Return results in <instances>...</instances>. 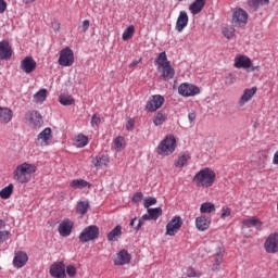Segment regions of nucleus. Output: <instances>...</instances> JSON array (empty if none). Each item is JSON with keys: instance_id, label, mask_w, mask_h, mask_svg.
<instances>
[{"instance_id": "obj_42", "label": "nucleus", "mask_w": 278, "mask_h": 278, "mask_svg": "<svg viewBox=\"0 0 278 278\" xmlns=\"http://www.w3.org/2000/svg\"><path fill=\"white\" fill-rule=\"evenodd\" d=\"M148 214H150L152 220H157L162 216V207L148 208Z\"/></svg>"}, {"instance_id": "obj_59", "label": "nucleus", "mask_w": 278, "mask_h": 278, "mask_svg": "<svg viewBox=\"0 0 278 278\" xmlns=\"http://www.w3.org/2000/svg\"><path fill=\"white\" fill-rule=\"evenodd\" d=\"M141 62H142V59L134 60V61L129 64V68H134V66H138V64H140Z\"/></svg>"}, {"instance_id": "obj_57", "label": "nucleus", "mask_w": 278, "mask_h": 278, "mask_svg": "<svg viewBox=\"0 0 278 278\" xmlns=\"http://www.w3.org/2000/svg\"><path fill=\"white\" fill-rule=\"evenodd\" d=\"M60 22L58 21H53L52 22V29H54V31H60Z\"/></svg>"}, {"instance_id": "obj_39", "label": "nucleus", "mask_w": 278, "mask_h": 278, "mask_svg": "<svg viewBox=\"0 0 278 278\" xmlns=\"http://www.w3.org/2000/svg\"><path fill=\"white\" fill-rule=\"evenodd\" d=\"M113 144H114L115 151L121 152L122 150L125 149V137L123 136L116 137L113 141Z\"/></svg>"}, {"instance_id": "obj_2", "label": "nucleus", "mask_w": 278, "mask_h": 278, "mask_svg": "<svg viewBox=\"0 0 278 278\" xmlns=\"http://www.w3.org/2000/svg\"><path fill=\"white\" fill-rule=\"evenodd\" d=\"M197 188H212L216 184V172L210 167L200 169L192 178Z\"/></svg>"}, {"instance_id": "obj_63", "label": "nucleus", "mask_w": 278, "mask_h": 278, "mask_svg": "<svg viewBox=\"0 0 278 278\" xmlns=\"http://www.w3.org/2000/svg\"><path fill=\"white\" fill-rule=\"evenodd\" d=\"M3 227H5V222H3V219L0 218V229H3Z\"/></svg>"}, {"instance_id": "obj_3", "label": "nucleus", "mask_w": 278, "mask_h": 278, "mask_svg": "<svg viewBox=\"0 0 278 278\" xmlns=\"http://www.w3.org/2000/svg\"><path fill=\"white\" fill-rule=\"evenodd\" d=\"M175 149H177V139H175L174 135H167L165 139L161 141L157 147L159 155H173L175 153Z\"/></svg>"}, {"instance_id": "obj_51", "label": "nucleus", "mask_w": 278, "mask_h": 278, "mask_svg": "<svg viewBox=\"0 0 278 278\" xmlns=\"http://www.w3.org/2000/svg\"><path fill=\"white\" fill-rule=\"evenodd\" d=\"M142 199H144V194H142V192H137L132 197L134 203H140V201H142Z\"/></svg>"}, {"instance_id": "obj_40", "label": "nucleus", "mask_w": 278, "mask_h": 278, "mask_svg": "<svg viewBox=\"0 0 278 278\" xmlns=\"http://www.w3.org/2000/svg\"><path fill=\"white\" fill-rule=\"evenodd\" d=\"M270 3V0H249L248 4L250 8H253L254 10H258L260 5H268Z\"/></svg>"}, {"instance_id": "obj_41", "label": "nucleus", "mask_w": 278, "mask_h": 278, "mask_svg": "<svg viewBox=\"0 0 278 278\" xmlns=\"http://www.w3.org/2000/svg\"><path fill=\"white\" fill-rule=\"evenodd\" d=\"M153 123H154L155 127H160V125H164V123H166V114L159 112L154 116Z\"/></svg>"}, {"instance_id": "obj_6", "label": "nucleus", "mask_w": 278, "mask_h": 278, "mask_svg": "<svg viewBox=\"0 0 278 278\" xmlns=\"http://www.w3.org/2000/svg\"><path fill=\"white\" fill-rule=\"evenodd\" d=\"M75 64V53L68 47L60 51L59 65L60 66H73Z\"/></svg>"}, {"instance_id": "obj_18", "label": "nucleus", "mask_w": 278, "mask_h": 278, "mask_svg": "<svg viewBox=\"0 0 278 278\" xmlns=\"http://www.w3.org/2000/svg\"><path fill=\"white\" fill-rule=\"evenodd\" d=\"M59 233L63 238H68V236L73 233V223L71 222V219H64L63 222L60 223Z\"/></svg>"}, {"instance_id": "obj_64", "label": "nucleus", "mask_w": 278, "mask_h": 278, "mask_svg": "<svg viewBox=\"0 0 278 278\" xmlns=\"http://www.w3.org/2000/svg\"><path fill=\"white\" fill-rule=\"evenodd\" d=\"M251 71L254 72V71H257L260 68V65L257 66H250Z\"/></svg>"}, {"instance_id": "obj_25", "label": "nucleus", "mask_w": 278, "mask_h": 278, "mask_svg": "<svg viewBox=\"0 0 278 278\" xmlns=\"http://www.w3.org/2000/svg\"><path fill=\"white\" fill-rule=\"evenodd\" d=\"M92 185L88 180L74 179L70 182V188L72 190H84V188H91Z\"/></svg>"}, {"instance_id": "obj_35", "label": "nucleus", "mask_w": 278, "mask_h": 278, "mask_svg": "<svg viewBox=\"0 0 278 278\" xmlns=\"http://www.w3.org/2000/svg\"><path fill=\"white\" fill-rule=\"evenodd\" d=\"M47 94L48 91L47 89H40L37 93L34 94V101L35 103H45V101H47Z\"/></svg>"}, {"instance_id": "obj_5", "label": "nucleus", "mask_w": 278, "mask_h": 278, "mask_svg": "<svg viewBox=\"0 0 278 278\" xmlns=\"http://www.w3.org/2000/svg\"><path fill=\"white\" fill-rule=\"evenodd\" d=\"M181 227H184V219H181V216H174L166 225L165 236H177Z\"/></svg>"}, {"instance_id": "obj_9", "label": "nucleus", "mask_w": 278, "mask_h": 278, "mask_svg": "<svg viewBox=\"0 0 278 278\" xmlns=\"http://www.w3.org/2000/svg\"><path fill=\"white\" fill-rule=\"evenodd\" d=\"M266 253L275 254L278 253V232L270 233L264 243Z\"/></svg>"}, {"instance_id": "obj_43", "label": "nucleus", "mask_w": 278, "mask_h": 278, "mask_svg": "<svg viewBox=\"0 0 278 278\" xmlns=\"http://www.w3.org/2000/svg\"><path fill=\"white\" fill-rule=\"evenodd\" d=\"M267 162H268V155L262 154V156H260V160L256 164L257 170H264V168H266Z\"/></svg>"}, {"instance_id": "obj_22", "label": "nucleus", "mask_w": 278, "mask_h": 278, "mask_svg": "<svg viewBox=\"0 0 278 278\" xmlns=\"http://www.w3.org/2000/svg\"><path fill=\"white\" fill-rule=\"evenodd\" d=\"M188 13L186 11H180L176 21V30L179 33L184 31V29L188 27Z\"/></svg>"}, {"instance_id": "obj_10", "label": "nucleus", "mask_w": 278, "mask_h": 278, "mask_svg": "<svg viewBox=\"0 0 278 278\" xmlns=\"http://www.w3.org/2000/svg\"><path fill=\"white\" fill-rule=\"evenodd\" d=\"M165 101L166 100L161 94L152 96L146 104V110L148 112H157V110L164 105Z\"/></svg>"}, {"instance_id": "obj_29", "label": "nucleus", "mask_w": 278, "mask_h": 278, "mask_svg": "<svg viewBox=\"0 0 278 278\" xmlns=\"http://www.w3.org/2000/svg\"><path fill=\"white\" fill-rule=\"evenodd\" d=\"M88 210H90V202L88 201H79L76 205V214L79 216H86Z\"/></svg>"}, {"instance_id": "obj_32", "label": "nucleus", "mask_w": 278, "mask_h": 278, "mask_svg": "<svg viewBox=\"0 0 278 278\" xmlns=\"http://www.w3.org/2000/svg\"><path fill=\"white\" fill-rule=\"evenodd\" d=\"M88 142V136L79 134L78 136H76L74 144L77 149H84V147H87Z\"/></svg>"}, {"instance_id": "obj_8", "label": "nucleus", "mask_w": 278, "mask_h": 278, "mask_svg": "<svg viewBox=\"0 0 278 278\" xmlns=\"http://www.w3.org/2000/svg\"><path fill=\"white\" fill-rule=\"evenodd\" d=\"M249 23V13L243 9H235L232 13V25L235 27H244Z\"/></svg>"}, {"instance_id": "obj_45", "label": "nucleus", "mask_w": 278, "mask_h": 278, "mask_svg": "<svg viewBox=\"0 0 278 278\" xmlns=\"http://www.w3.org/2000/svg\"><path fill=\"white\" fill-rule=\"evenodd\" d=\"M157 203V199L153 198V197H148L144 199L143 202V206L149 210V207H151V205H155Z\"/></svg>"}, {"instance_id": "obj_36", "label": "nucleus", "mask_w": 278, "mask_h": 278, "mask_svg": "<svg viewBox=\"0 0 278 278\" xmlns=\"http://www.w3.org/2000/svg\"><path fill=\"white\" fill-rule=\"evenodd\" d=\"M134 34H136V26L130 25L124 30L122 38L127 42V40H131L134 38Z\"/></svg>"}, {"instance_id": "obj_12", "label": "nucleus", "mask_w": 278, "mask_h": 278, "mask_svg": "<svg viewBox=\"0 0 278 278\" xmlns=\"http://www.w3.org/2000/svg\"><path fill=\"white\" fill-rule=\"evenodd\" d=\"M50 275L54 278H64L66 277V266L63 262L54 263L50 266Z\"/></svg>"}, {"instance_id": "obj_1", "label": "nucleus", "mask_w": 278, "mask_h": 278, "mask_svg": "<svg viewBox=\"0 0 278 278\" xmlns=\"http://www.w3.org/2000/svg\"><path fill=\"white\" fill-rule=\"evenodd\" d=\"M37 170L38 167L36 164L24 162L17 165L13 170V179L16 184H29V181L34 179V175H36Z\"/></svg>"}, {"instance_id": "obj_34", "label": "nucleus", "mask_w": 278, "mask_h": 278, "mask_svg": "<svg viewBox=\"0 0 278 278\" xmlns=\"http://www.w3.org/2000/svg\"><path fill=\"white\" fill-rule=\"evenodd\" d=\"M201 214H212V212H216V205L212 202H204L200 206Z\"/></svg>"}, {"instance_id": "obj_7", "label": "nucleus", "mask_w": 278, "mask_h": 278, "mask_svg": "<svg viewBox=\"0 0 278 278\" xmlns=\"http://www.w3.org/2000/svg\"><path fill=\"white\" fill-rule=\"evenodd\" d=\"M178 93L180 97H197V94H201V88L197 85L182 83L178 87Z\"/></svg>"}, {"instance_id": "obj_17", "label": "nucleus", "mask_w": 278, "mask_h": 278, "mask_svg": "<svg viewBox=\"0 0 278 278\" xmlns=\"http://www.w3.org/2000/svg\"><path fill=\"white\" fill-rule=\"evenodd\" d=\"M51 128H45L37 137V144L40 147H49V141L53 138Z\"/></svg>"}, {"instance_id": "obj_28", "label": "nucleus", "mask_w": 278, "mask_h": 278, "mask_svg": "<svg viewBox=\"0 0 278 278\" xmlns=\"http://www.w3.org/2000/svg\"><path fill=\"white\" fill-rule=\"evenodd\" d=\"M161 73L165 81H169V79L175 77V68H173L170 63H167L164 67H161Z\"/></svg>"}, {"instance_id": "obj_30", "label": "nucleus", "mask_w": 278, "mask_h": 278, "mask_svg": "<svg viewBox=\"0 0 278 278\" xmlns=\"http://www.w3.org/2000/svg\"><path fill=\"white\" fill-rule=\"evenodd\" d=\"M167 64H170V61H168L166 52H161L155 60V66H157V70L161 71V68H164V66Z\"/></svg>"}, {"instance_id": "obj_55", "label": "nucleus", "mask_w": 278, "mask_h": 278, "mask_svg": "<svg viewBox=\"0 0 278 278\" xmlns=\"http://www.w3.org/2000/svg\"><path fill=\"white\" fill-rule=\"evenodd\" d=\"M89 27H90V21L85 20L83 22V31H88Z\"/></svg>"}, {"instance_id": "obj_44", "label": "nucleus", "mask_w": 278, "mask_h": 278, "mask_svg": "<svg viewBox=\"0 0 278 278\" xmlns=\"http://www.w3.org/2000/svg\"><path fill=\"white\" fill-rule=\"evenodd\" d=\"M223 34H224L225 38H227L228 40H231V38H233V36H236V29L233 27H224Z\"/></svg>"}, {"instance_id": "obj_23", "label": "nucleus", "mask_w": 278, "mask_h": 278, "mask_svg": "<svg viewBox=\"0 0 278 278\" xmlns=\"http://www.w3.org/2000/svg\"><path fill=\"white\" fill-rule=\"evenodd\" d=\"M210 225H212V222L205 215L195 218V227L198 231H207Z\"/></svg>"}, {"instance_id": "obj_31", "label": "nucleus", "mask_w": 278, "mask_h": 278, "mask_svg": "<svg viewBox=\"0 0 278 278\" xmlns=\"http://www.w3.org/2000/svg\"><path fill=\"white\" fill-rule=\"evenodd\" d=\"M205 8V0H195L190 7L189 10L191 14H199L201 10Z\"/></svg>"}, {"instance_id": "obj_4", "label": "nucleus", "mask_w": 278, "mask_h": 278, "mask_svg": "<svg viewBox=\"0 0 278 278\" xmlns=\"http://www.w3.org/2000/svg\"><path fill=\"white\" fill-rule=\"evenodd\" d=\"M99 226L91 225L87 226L79 235V241L83 242V244H86V242H92L93 240H97L99 238Z\"/></svg>"}, {"instance_id": "obj_46", "label": "nucleus", "mask_w": 278, "mask_h": 278, "mask_svg": "<svg viewBox=\"0 0 278 278\" xmlns=\"http://www.w3.org/2000/svg\"><path fill=\"white\" fill-rule=\"evenodd\" d=\"M9 239H10V231L8 230L0 231V244H3V242H5Z\"/></svg>"}, {"instance_id": "obj_53", "label": "nucleus", "mask_w": 278, "mask_h": 278, "mask_svg": "<svg viewBox=\"0 0 278 278\" xmlns=\"http://www.w3.org/2000/svg\"><path fill=\"white\" fill-rule=\"evenodd\" d=\"M134 125H136V122L134 119H128L126 124V129H134Z\"/></svg>"}, {"instance_id": "obj_61", "label": "nucleus", "mask_w": 278, "mask_h": 278, "mask_svg": "<svg viewBox=\"0 0 278 278\" xmlns=\"http://www.w3.org/2000/svg\"><path fill=\"white\" fill-rule=\"evenodd\" d=\"M141 219L142 220H144V222H147V220H153L152 218H151V214H144L142 217H141Z\"/></svg>"}, {"instance_id": "obj_20", "label": "nucleus", "mask_w": 278, "mask_h": 278, "mask_svg": "<svg viewBox=\"0 0 278 278\" xmlns=\"http://www.w3.org/2000/svg\"><path fill=\"white\" fill-rule=\"evenodd\" d=\"M14 112L10 108L0 106V123L2 125H8L12 122Z\"/></svg>"}, {"instance_id": "obj_47", "label": "nucleus", "mask_w": 278, "mask_h": 278, "mask_svg": "<svg viewBox=\"0 0 278 278\" xmlns=\"http://www.w3.org/2000/svg\"><path fill=\"white\" fill-rule=\"evenodd\" d=\"M66 274L68 275V277H75V275H77V268H75V266L73 265H68L66 267Z\"/></svg>"}, {"instance_id": "obj_19", "label": "nucleus", "mask_w": 278, "mask_h": 278, "mask_svg": "<svg viewBox=\"0 0 278 278\" xmlns=\"http://www.w3.org/2000/svg\"><path fill=\"white\" fill-rule=\"evenodd\" d=\"M252 61L244 54H237L235 58V68H251Z\"/></svg>"}, {"instance_id": "obj_50", "label": "nucleus", "mask_w": 278, "mask_h": 278, "mask_svg": "<svg viewBox=\"0 0 278 278\" xmlns=\"http://www.w3.org/2000/svg\"><path fill=\"white\" fill-rule=\"evenodd\" d=\"M101 124V117H99L97 114H94L91 118V126L97 127Z\"/></svg>"}, {"instance_id": "obj_56", "label": "nucleus", "mask_w": 278, "mask_h": 278, "mask_svg": "<svg viewBox=\"0 0 278 278\" xmlns=\"http://www.w3.org/2000/svg\"><path fill=\"white\" fill-rule=\"evenodd\" d=\"M144 219L140 218L138 222L137 227H135V231H140V229H142V225H144Z\"/></svg>"}, {"instance_id": "obj_26", "label": "nucleus", "mask_w": 278, "mask_h": 278, "mask_svg": "<svg viewBox=\"0 0 278 278\" xmlns=\"http://www.w3.org/2000/svg\"><path fill=\"white\" fill-rule=\"evenodd\" d=\"M123 236V227L121 225H117L114 230H111L108 235V241L109 242H118V238Z\"/></svg>"}, {"instance_id": "obj_62", "label": "nucleus", "mask_w": 278, "mask_h": 278, "mask_svg": "<svg viewBox=\"0 0 278 278\" xmlns=\"http://www.w3.org/2000/svg\"><path fill=\"white\" fill-rule=\"evenodd\" d=\"M136 220H137L136 217L132 218V219L130 220V223H129V227H134V225H136Z\"/></svg>"}, {"instance_id": "obj_48", "label": "nucleus", "mask_w": 278, "mask_h": 278, "mask_svg": "<svg viewBox=\"0 0 278 278\" xmlns=\"http://www.w3.org/2000/svg\"><path fill=\"white\" fill-rule=\"evenodd\" d=\"M228 216H231V210L229 207H223L220 218L225 220V218H228Z\"/></svg>"}, {"instance_id": "obj_58", "label": "nucleus", "mask_w": 278, "mask_h": 278, "mask_svg": "<svg viewBox=\"0 0 278 278\" xmlns=\"http://www.w3.org/2000/svg\"><path fill=\"white\" fill-rule=\"evenodd\" d=\"M187 277H197V271H194V268L187 269Z\"/></svg>"}, {"instance_id": "obj_60", "label": "nucleus", "mask_w": 278, "mask_h": 278, "mask_svg": "<svg viewBox=\"0 0 278 278\" xmlns=\"http://www.w3.org/2000/svg\"><path fill=\"white\" fill-rule=\"evenodd\" d=\"M273 164L278 165V150L274 154Z\"/></svg>"}, {"instance_id": "obj_52", "label": "nucleus", "mask_w": 278, "mask_h": 278, "mask_svg": "<svg viewBox=\"0 0 278 278\" xmlns=\"http://www.w3.org/2000/svg\"><path fill=\"white\" fill-rule=\"evenodd\" d=\"M8 10V3L4 2V0H0V14H3Z\"/></svg>"}, {"instance_id": "obj_16", "label": "nucleus", "mask_w": 278, "mask_h": 278, "mask_svg": "<svg viewBox=\"0 0 278 278\" xmlns=\"http://www.w3.org/2000/svg\"><path fill=\"white\" fill-rule=\"evenodd\" d=\"M27 262H29V256H27L26 252H23V251L15 252V256L13 258V266L15 268H23V266H25Z\"/></svg>"}, {"instance_id": "obj_49", "label": "nucleus", "mask_w": 278, "mask_h": 278, "mask_svg": "<svg viewBox=\"0 0 278 278\" xmlns=\"http://www.w3.org/2000/svg\"><path fill=\"white\" fill-rule=\"evenodd\" d=\"M225 84H226L227 86H231L232 84H236V75L229 74V75L226 77Z\"/></svg>"}, {"instance_id": "obj_21", "label": "nucleus", "mask_w": 278, "mask_h": 278, "mask_svg": "<svg viewBox=\"0 0 278 278\" xmlns=\"http://www.w3.org/2000/svg\"><path fill=\"white\" fill-rule=\"evenodd\" d=\"M12 58V47L10 42L3 40L0 41V60H10Z\"/></svg>"}, {"instance_id": "obj_13", "label": "nucleus", "mask_w": 278, "mask_h": 278, "mask_svg": "<svg viewBox=\"0 0 278 278\" xmlns=\"http://www.w3.org/2000/svg\"><path fill=\"white\" fill-rule=\"evenodd\" d=\"M131 262V254L127 252V250H121L114 258V265L115 266H125L126 264H129Z\"/></svg>"}, {"instance_id": "obj_54", "label": "nucleus", "mask_w": 278, "mask_h": 278, "mask_svg": "<svg viewBox=\"0 0 278 278\" xmlns=\"http://www.w3.org/2000/svg\"><path fill=\"white\" fill-rule=\"evenodd\" d=\"M188 119L190 123H194V121H197V113L195 112H191L188 114Z\"/></svg>"}, {"instance_id": "obj_38", "label": "nucleus", "mask_w": 278, "mask_h": 278, "mask_svg": "<svg viewBox=\"0 0 278 278\" xmlns=\"http://www.w3.org/2000/svg\"><path fill=\"white\" fill-rule=\"evenodd\" d=\"M188 160H190V154H182L178 156L177 161L174 163V166H176V168H184V166L188 164Z\"/></svg>"}, {"instance_id": "obj_15", "label": "nucleus", "mask_w": 278, "mask_h": 278, "mask_svg": "<svg viewBox=\"0 0 278 278\" xmlns=\"http://www.w3.org/2000/svg\"><path fill=\"white\" fill-rule=\"evenodd\" d=\"M36 61L31 56H26L21 61V70L29 75V73H34L36 71Z\"/></svg>"}, {"instance_id": "obj_11", "label": "nucleus", "mask_w": 278, "mask_h": 278, "mask_svg": "<svg viewBox=\"0 0 278 278\" xmlns=\"http://www.w3.org/2000/svg\"><path fill=\"white\" fill-rule=\"evenodd\" d=\"M25 121H27L34 129H38L41 125H43L42 115L38 113V111H29L25 115Z\"/></svg>"}, {"instance_id": "obj_37", "label": "nucleus", "mask_w": 278, "mask_h": 278, "mask_svg": "<svg viewBox=\"0 0 278 278\" xmlns=\"http://www.w3.org/2000/svg\"><path fill=\"white\" fill-rule=\"evenodd\" d=\"M59 103H61V105H73L75 103V99H73V96H68L66 93H62L59 97Z\"/></svg>"}, {"instance_id": "obj_14", "label": "nucleus", "mask_w": 278, "mask_h": 278, "mask_svg": "<svg viewBox=\"0 0 278 278\" xmlns=\"http://www.w3.org/2000/svg\"><path fill=\"white\" fill-rule=\"evenodd\" d=\"M256 93L257 87L244 89L243 94L241 96L238 102L239 108H244V105H247V103H249V101H251V99H253V97H255Z\"/></svg>"}, {"instance_id": "obj_27", "label": "nucleus", "mask_w": 278, "mask_h": 278, "mask_svg": "<svg viewBox=\"0 0 278 278\" xmlns=\"http://www.w3.org/2000/svg\"><path fill=\"white\" fill-rule=\"evenodd\" d=\"M243 225L248 228L251 229V227H255V229H258V231H262V227L264 223L260 220L257 217H252L243 220Z\"/></svg>"}, {"instance_id": "obj_33", "label": "nucleus", "mask_w": 278, "mask_h": 278, "mask_svg": "<svg viewBox=\"0 0 278 278\" xmlns=\"http://www.w3.org/2000/svg\"><path fill=\"white\" fill-rule=\"evenodd\" d=\"M14 193V185L9 184L2 190H0V199L8 200Z\"/></svg>"}, {"instance_id": "obj_24", "label": "nucleus", "mask_w": 278, "mask_h": 278, "mask_svg": "<svg viewBox=\"0 0 278 278\" xmlns=\"http://www.w3.org/2000/svg\"><path fill=\"white\" fill-rule=\"evenodd\" d=\"M110 164V156L105 154L97 155L92 159V165L94 168H103V166H109Z\"/></svg>"}]
</instances>
